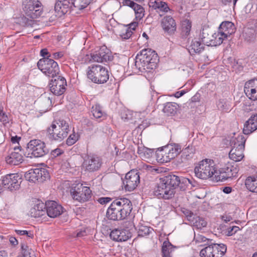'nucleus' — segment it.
<instances>
[{"instance_id":"nucleus-6","label":"nucleus","mask_w":257,"mask_h":257,"mask_svg":"<svg viewBox=\"0 0 257 257\" xmlns=\"http://www.w3.org/2000/svg\"><path fill=\"white\" fill-rule=\"evenodd\" d=\"M87 76L89 80L96 84H103L109 79L107 69L98 64H93L88 67Z\"/></svg>"},{"instance_id":"nucleus-16","label":"nucleus","mask_w":257,"mask_h":257,"mask_svg":"<svg viewBox=\"0 0 257 257\" xmlns=\"http://www.w3.org/2000/svg\"><path fill=\"white\" fill-rule=\"evenodd\" d=\"M140 183V175L136 171L132 170L128 172L122 181V184L125 190H134Z\"/></svg>"},{"instance_id":"nucleus-25","label":"nucleus","mask_w":257,"mask_h":257,"mask_svg":"<svg viewBox=\"0 0 257 257\" xmlns=\"http://www.w3.org/2000/svg\"><path fill=\"white\" fill-rule=\"evenodd\" d=\"M46 213V204L40 200L37 201L30 211L31 216L35 218L41 217Z\"/></svg>"},{"instance_id":"nucleus-12","label":"nucleus","mask_w":257,"mask_h":257,"mask_svg":"<svg viewBox=\"0 0 257 257\" xmlns=\"http://www.w3.org/2000/svg\"><path fill=\"white\" fill-rule=\"evenodd\" d=\"M71 194L74 200L80 202L87 201L91 197L90 188L83 186L82 184H77L72 187Z\"/></svg>"},{"instance_id":"nucleus-24","label":"nucleus","mask_w":257,"mask_h":257,"mask_svg":"<svg viewBox=\"0 0 257 257\" xmlns=\"http://www.w3.org/2000/svg\"><path fill=\"white\" fill-rule=\"evenodd\" d=\"M161 26L164 31L169 34L174 33L176 30L175 21L171 16L165 17L162 20Z\"/></svg>"},{"instance_id":"nucleus-13","label":"nucleus","mask_w":257,"mask_h":257,"mask_svg":"<svg viewBox=\"0 0 257 257\" xmlns=\"http://www.w3.org/2000/svg\"><path fill=\"white\" fill-rule=\"evenodd\" d=\"M21 180V176L17 173L8 174L1 178L3 187L11 191L19 189Z\"/></svg>"},{"instance_id":"nucleus-11","label":"nucleus","mask_w":257,"mask_h":257,"mask_svg":"<svg viewBox=\"0 0 257 257\" xmlns=\"http://www.w3.org/2000/svg\"><path fill=\"white\" fill-rule=\"evenodd\" d=\"M226 251V247L223 244L212 243L202 249L200 251L201 257H222Z\"/></svg>"},{"instance_id":"nucleus-53","label":"nucleus","mask_w":257,"mask_h":257,"mask_svg":"<svg viewBox=\"0 0 257 257\" xmlns=\"http://www.w3.org/2000/svg\"><path fill=\"white\" fill-rule=\"evenodd\" d=\"M64 153L63 150L59 148H57L52 150L51 152V156L52 158H56Z\"/></svg>"},{"instance_id":"nucleus-22","label":"nucleus","mask_w":257,"mask_h":257,"mask_svg":"<svg viewBox=\"0 0 257 257\" xmlns=\"http://www.w3.org/2000/svg\"><path fill=\"white\" fill-rule=\"evenodd\" d=\"M14 152H12L9 156L6 158L8 164L12 165H18L23 161V157L19 151H21V147L15 146L14 148Z\"/></svg>"},{"instance_id":"nucleus-26","label":"nucleus","mask_w":257,"mask_h":257,"mask_svg":"<svg viewBox=\"0 0 257 257\" xmlns=\"http://www.w3.org/2000/svg\"><path fill=\"white\" fill-rule=\"evenodd\" d=\"M218 30L221 35H224L228 39L231 35L235 32L234 25L231 22H223L220 25Z\"/></svg>"},{"instance_id":"nucleus-18","label":"nucleus","mask_w":257,"mask_h":257,"mask_svg":"<svg viewBox=\"0 0 257 257\" xmlns=\"http://www.w3.org/2000/svg\"><path fill=\"white\" fill-rule=\"evenodd\" d=\"M237 173V169L233 166L217 169L216 172V181L217 182L224 181L228 179L235 177Z\"/></svg>"},{"instance_id":"nucleus-45","label":"nucleus","mask_w":257,"mask_h":257,"mask_svg":"<svg viewBox=\"0 0 257 257\" xmlns=\"http://www.w3.org/2000/svg\"><path fill=\"white\" fill-rule=\"evenodd\" d=\"M153 231V229L150 227L145 225H140L139 226L138 233L139 236H145L150 234Z\"/></svg>"},{"instance_id":"nucleus-38","label":"nucleus","mask_w":257,"mask_h":257,"mask_svg":"<svg viewBox=\"0 0 257 257\" xmlns=\"http://www.w3.org/2000/svg\"><path fill=\"white\" fill-rule=\"evenodd\" d=\"M194 152V149L192 147H188L183 149L181 155L182 161L185 162L193 158Z\"/></svg>"},{"instance_id":"nucleus-9","label":"nucleus","mask_w":257,"mask_h":257,"mask_svg":"<svg viewBox=\"0 0 257 257\" xmlns=\"http://www.w3.org/2000/svg\"><path fill=\"white\" fill-rule=\"evenodd\" d=\"M22 8L25 15L30 19L39 17L43 12V6L38 0H23Z\"/></svg>"},{"instance_id":"nucleus-43","label":"nucleus","mask_w":257,"mask_h":257,"mask_svg":"<svg viewBox=\"0 0 257 257\" xmlns=\"http://www.w3.org/2000/svg\"><path fill=\"white\" fill-rule=\"evenodd\" d=\"M33 19L28 17L26 15H23L17 19L16 22L23 27H27L32 25Z\"/></svg>"},{"instance_id":"nucleus-47","label":"nucleus","mask_w":257,"mask_h":257,"mask_svg":"<svg viewBox=\"0 0 257 257\" xmlns=\"http://www.w3.org/2000/svg\"><path fill=\"white\" fill-rule=\"evenodd\" d=\"M133 9L135 12L136 18L141 19L144 17L145 11L141 6L136 3Z\"/></svg>"},{"instance_id":"nucleus-62","label":"nucleus","mask_w":257,"mask_h":257,"mask_svg":"<svg viewBox=\"0 0 257 257\" xmlns=\"http://www.w3.org/2000/svg\"><path fill=\"white\" fill-rule=\"evenodd\" d=\"M138 24L137 22H134L129 25L128 28H130L131 31H135L136 27L138 26Z\"/></svg>"},{"instance_id":"nucleus-39","label":"nucleus","mask_w":257,"mask_h":257,"mask_svg":"<svg viewBox=\"0 0 257 257\" xmlns=\"http://www.w3.org/2000/svg\"><path fill=\"white\" fill-rule=\"evenodd\" d=\"M98 55L101 59H102V63L110 61L112 60L113 57L106 48H101L99 51H98Z\"/></svg>"},{"instance_id":"nucleus-52","label":"nucleus","mask_w":257,"mask_h":257,"mask_svg":"<svg viewBox=\"0 0 257 257\" xmlns=\"http://www.w3.org/2000/svg\"><path fill=\"white\" fill-rule=\"evenodd\" d=\"M16 232L19 235H26L27 236L31 238L34 237V234L31 231H28L27 230H16Z\"/></svg>"},{"instance_id":"nucleus-17","label":"nucleus","mask_w":257,"mask_h":257,"mask_svg":"<svg viewBox=\"0 0 257 257\" xmlns=\"http://www.w3.org/2000/svg\"><path fill=\"white\" fill-rule=\"evenodd\" d=\"M102 162L101 158L95 155L88 156L83 162V167L85 170L93 172L98 171L101 167Z\"/></svg>"},{"instance_id":"nucleus-29","label":"nucleus","mask_w":257,"mask_h":257,"mask_svg":"<svg viewBox=\"0 0 257 257\" xmlns=\"http://www.w3.org/2000/svg\"><path fill=\"white\" fill-rule=\"evenodd\" d=\"M200 38L202 42L204 45L208 46H212V39H213V33L209 29H203L200 34Z\"/></svg>"},{"instance_id":"nucleus-14","label":"nucleus","mask_w":257,"mask_h":257,"mask_svg":"<svg viewBox=\"0 0 257 257\" xmlns=\"http://www.w3.org/2000/svg\"><path fill=\"white\" fill-rule=\"evenodd\" d=\"M49 177L48 171L44 168L31 169L26 172L25 178L29 182H42Z\"/></svg>"},{"instance_id":"nucleus-35","label":"nucleus","mask_w":257,"mask_h":257,"mask_svg":"<svg viewBox=\"0 0 257 257\" xmlns=\"http://www.w3.org/2000/svg\"><path fill=\"white\" fill-rule=\"evenodd\" d=\"M243 37L247 42H253L255 38V31L253 28H246L243 30Z\"/></svg>"},{"instance_id":"nucleus-2","label":"nucleus","mask_w":257,"mask_h":257,"mask_svg":"<svg viewBox=\"0 0 257 257\" xmlns=\"http://www.w3.org/2000/svg\"><path fill=\"white\" fill-rule=\"evenodd\" d=\"M180 183L177 176L169 175L160 179L159 183L155 188L154 194L159 198L169 199L174 195L175 189Z\"/></svg>"},{"instance_id":"nucleus-50","label":"nucleus","mask_w":257,"mask_h":257,"mask_svg":"<svg viewBox=\"0 0 257 257\" xmlns=\"http://www.w3.org/2000/svg\"><path fill=\"white\" fill-rule=\"evenodd\" d=\"M194 240L196 242L198 243L206 242V243H205L204 245L208 244V242L209 241L207 238L200 234H195Z\"/></svg>"},{"instance_id":"nucleus-44","label":"nucleus","mask_w":257,"mask_h":257,"mask_svg":"<svg viewBox=\"0 0 257 257\" xmlns=\"http://www.w3.org/2000/svg\"><path fill=\"white\" fill-rule=\"evenodd\" d=\"M156 157L158 162L160 163H165L170 161L162 149L156 152Z\"/></svg>"},{"instance_id":"nucleus-28","label":"nucleus","mask_w":257,"mask_h":257,"mask_svg":"<svg viewBox=\"0 0 257 257\" xmlns=\"http://www.w3.org/2000/svg\"><path fill=\"white\" fill-rule=\"evenodd\" d=\"M55 123L57 125V128L58 129L60 134L64 139L67 137L70 131L68 122L64 119H59L55 120Z\"/></svg>"},{"instance_id":"nucleus-58","label":"nucleus","mask_w":257,"mask_h":257,"mask_svg":"<svg viewBox=\"0 0 257 257\" xmlns=\"http://www.w3.org/2000/svg\"><path fill=\"white\" fill-rule=\"evenodd\" d=\"M122 4L124 6H128L132 9L135 6V5L136 4V3L131 0H123Z\"/></svg>"},{"instance_id":"nucleus-41","label":"nucleus","mask_w":257,"mask_h":257,"mask_svg":"<svg viewBox=\"0 0 257 257\" xmlns=\"http://www.w3.org/2000/svg\"><path fill=\"white\" fill-rule=\"evenodd\" d=\"M173 251V245L169 242H164L162 248L163 257H171V253Z\"/></svg>"},{"instance_id":"nucleus-5","label":"nucleus","mask_w":257,"mask_h":257,"mask_svg":"<svg viewBox=\"0 0 257 257\" xmlns=\"http://www.w3.org/2000/svg\"><path fill=\"white\" fill-rule=\"evenodd\" d=\"M92 0H57L54 9L57 16L61 17L70 11L72 6L81 10L86 7Z\"/></svg>"},{"instance_id":"nucleus-56","label":"nucleus","mask_w":257,"mask_h":257,"mask_svg":"<svg viewBox=\"0 0 257 257\" xmlns=\"http://www.w3.org/2000/svg\"><path fill=\"white\" fill-rule=\"evenodd\" d=\"M93 61L97 62L102 63V59L100 58L99 55H98V52H96L95 54H93L91 56Z\"/></svg>"},{"instance_id":"nucleus-1","label":"nucleus","mask_w":257,"mask_h":257,"mask_svg":"<svg viewBox=\"0 0 257 257\" xmlns=\"http://www.w3.org/2000/svg\"><path fill=\"white\" fill-rule=\"evenodd\" d=\"M131 201L125 198L114 200L107 209L106 217L110 220H120L125 218L132 210Z\"/></svg>"},{"instance_id":"nucleus-30","label":"nucleus","mask_w":257,"mask_h":257,"mask_svg":"<svg viewBox=\"0 0 257 257\" xmlns=\"http://www.w3.org/2000/svg\"><path fill=\"white\" fill-rule=\"evenodd\" d=\"M216 105L218 109L222 111H228L231 106V102L230 99L226 98H220L216 102Z\"/></svg>"},{"instance_id":"nucleus-46","label":"nucleus","mask_w":257,"mask_h":257,"mask_svg":"<svg viewBox=\"0 0 257 257\" xmlns=\"http://www.w3.org/2000/svg\"><path fill=\"white\" fill-rule=\"evenodd\" d=\"M191 28V23L189 20H185L182 24V34L184 36H187Z\"/></svg>"},{"instance_id":"nucleus-4","label":"nucleus","mask_w":257,"mask_h":257,"mask_svg":"<svg viewBox=\"0 0 257 257\" xmlns=\"http://www.w3.org/2000/svg\"><path fill=\"white\" fill-rule=\"evenodd\" d=\"M217 169L212 160L205 159L196 164L194 168V173L195 176L199 179H207L213 177L216 180Z\"/></svg>"},{"instance_id":"nucleus-31","label":"nucleus","mask_w":257,"mask_h":257,"mask_svg":"<svg viewBox=\"0 0 257 257\" xmlns=\"http://www.w3.org/2000/svg\"><path fill=\"white\" fill-rule=\"evenodd\" d=\"M188 220L194 226L198 229L204 227L207 225L206 221L203 218L195 215L190 216Z\"/></svg>"},{"instance_id":"nucleus-37","label":"nucleus","mask_w":257,"mask_h":257,"mask_svg":"<svg viewBox=\"0 0 257 257\" xmlns=\"http://www.w3.org/2000/svg\"><path fill=\"white\" fill-rule=\"evenodd\" d=\"M176 104L172 102H167L164 106L163 112L167 115H174L177 112Z\"/></svg>"},{"instance_id":"nucleus-42","label":"nucleus","mask_w":257,"mask_h":257,"mask_svg":"<svg viewBox=\"0 0 257 257\" xmlns=\"http://www.w3.org/2000/svg\"><path fill=\"white\" fill-rule=\"evenodd\" d=\"M213 39H212V46H218L221 44L223 41L227 38L223 35H221L218 30L217 33L213 34Z\"/></svg>"},{"instance_id":"nucleus-36","label":"nucleus","mask_w":257,"mask_h":257,"mask_svg":"<svg viewBox=\"0 0 257 257\" xmlns=\"http://www.w3.org/2000/svg\"><path fill=\"white\" fill-rule=\"evenodd\" d=\"M203 44L196 39L193 40L189 46L190 53H199L203 50Z\"/></svg>"},{"instance_id":"nucleus-3","label":"nucleus","mask_w":257,"mask_h":257,"mask_svg":"<svg viewBox=\"0 0 257 257\" xmlns=\"http://www.w3.org/2000/svg\"><path fill=\"white\" fill-rule=\"evenodd\" d=\"M159 61L157 54L151 49H144L136 57L135 67L140 72L153 69Z\"/></svg>"},{"instance_id":"nucleus-54","label":"nucleus","mask_w":257,"mask_h":257,"mask_svg":"<svg viewBox=\"0 0 257 257\" xmlns=\"http://www.w3.org/2000/svg\"><path fill=\"white\" fill-rule=\"evenodd\" d=\"M238 230L239 228L236 226H232L228 228L227 235L228 236L232 235L235 234Z\"/></svg>"},{"instance_id":"nucleus-32","label":"nucleus","mask_w":257,"mask_h":257,"mask_svg":"<svg viewBox=\"0 0 257 257\" xmlns=\"http://www.w3.org/2000/svg\"><path fill=\"white\" fill-rule=\"evenodd\" d=\"M138 153L143 160H148L153 157L154 151L153 150L145 147H139Z\"/></svg>"},{"instance_id":"nucleus-63","label":"nucleus","mask_w":257,"mask_h":257,"mask_svg":"<svg viewBox=\"0 0 257 257\" xmlns=\"http://www.w3.org/2000/svg\"><path fill=\"white\" fill-rule=\"evenodd\" d=\"M21 138L17 136L12 137L11 138V142L13 144H19V142Z\"/></svg>"},{"instance_id":"nucleus-60","label":"nucleus","mask_w":257,"mask_h":257,"mask_svg":"<svg viewBox=\"0 0 257 257\" xmlns=\"http://www.w3.org/2000/svg\"><path fill=\"white\" fill-rule=\"evenodd\" d=\"M222 220L225 223H227L233 220L232 217L228 214H224L221 216Z\"/></svg>"},{"instance_id":"nucleus-59","label":"nucleus","mask_w":257,"mask_h":257,"mask_svg":"<svg viewBox=\"0 0 257 257\" xmlns=\"http://www.w3.org/2000/svg\"><path fill=\"white\" fill-rule=\"evenodd\" d=\"M76 237H81L86 235V232L84 229H81L80 230H77L75 233Z\"/></svg>"},{"instance_id":"nucleus-7","label":"nucleus","mask_w":257,"mask_h":257,"mask_svg":"<svg viewBox=\"0 0 257 257\" xmlns=\"http://www.w3.org/2000/svg\"><path fill=\"white\" fill-rule=\"evenodd\" d=\"M245 141L242 135H238L237 137L231 139L230 145L232 149L229 153L230 159L235 162H239L242 159Z\"/></svg>"},{"instance_id":"nucleus-40","label":"nucleus","mask_w":257,"mask_h":257,"mask_svg":"<svg viewBox=\"0 0 257 257\" xmlns=\"http://www.w3.org/2000/svg\"><path fill=\"white\" fill-rule=\"evenodd\" d=\"M168 150L169 151L170 156L172 159L175 158L181 152V146L176 144H169L166 146Z\"/></svg>"},{"instance_id":"nucleus-19","label":"nucleus","mask_w":257,"mask_h":257,"mask_svg":"<svg viewBox=\"0 0 257 257\" xmlns=\"http://www.w3.org/2000/svg\"><path fill=\"white\" fill-rule=\"evenodd\" d=\"M46 213L50 217L55 218L61 215L63 212L62 206L54 201L46 202Z\"/></svg>"},{"instance_id":"nucleus-55","label":"nucleus","mask_w":257,"mask_h":257,"mask_svg":"<svg viewBox=\"0 0 257 257\" xmlns=\"http://www.w3.org/2000/svg\"><path fill=\"white\" fill-rule=\"evenodd\" d=\"M0 121L4 123H6L9 122L7 115L3 111H0Z\"/></svg>"},{"instance_id":"nucleus-27","label":"nucleus","mask_w":257,"mask_h":257,"mask_svg":"<svg viewBox=\"0 0 257 257\" xmlns=\"http://www.w3.org/2000/svg\"><path fill=\"white\" fill-rule=\"evenodd\" d=\"M257 130V114L252 115L244 125L243 132L249 135Z\"/></svg>"},{"instance_id":"nucleus-34","label":"nucleus","mask_w":257,"mask_h":257,"mask_svg":"<svg viewBox=\"0 0 257 257\" xmlns=\"http://www.w3.org/2000/svg\"><path fill=\"white\" fill-rule=\"evenodd\" d=\"M149 5L150 7H152L154 9H159L162 12H168L170 10L166 3L159 0L151 1Z\"/></svg>"},{"instance_id":"nucleus-15","label":"nucleus","mask_w":257,"mask_h":257,"mask_svg":"<svg viewBox=\"0 0 257 257\" xmlns=\"http://www.w3.org/2000/svg\"><path fill=\"white\" fill-rule=\"evenodd\" d=\"M52 79L49 83L50 91L54 95L59 96L63 94L66 91L67 82L65 78L61 76L56 77Z\"/></svg>"},{"instance_id":"nucleus-33","label":"nucleus","mask_w":257,"mask_h":257,"mask_svg":"<svg viewBox=\"0 0 257 257\" xmlns=\"http://www.w3.org/2000/svg\"><path fill=\"white\" fill-rule=\"evenodd\" d=\"M245 185L248 190L257 193V176L248 177L245 180Z\"/></svg>"},{"instance_id":"nucleus-61","label":"nucleus","mask_w":257,"mask_h":257,"mask_svg":"<svg viewBox=\"0 0 257 257\" xmlns=\"http://www.w3.org/2000/svg\"><path fill=\"white\" fill-rule=\"evenodd\" d=\"M41 55L44 58H49L50 55H49V52L47 49H43L41 50Z\"/></svg>"},{"instance_id":"nucleus-51","label":"nucleus","mask_w":257,"mask_h":257,"mask_svg":"<svg viewBox=\"0 0 257 257\" xmlns=\"http://www.w3.org/2000/svg\"><path fill=\"white\" fill-rule=\"evenodd\" d=\"M78 140V136L75 133L71 134L66 140V144L68 146H72Z\"/></svg>"},{"instance_id":"nucleus-23","label":"nucleus","mask_w":257,"mask_h":257,"mask_svg":"<svg viewBox=\"0 0 257 257\" xmlns=\"http://www.w3.org/2000/svg\"><path fill=\"white\" fill-rule=\"evenodd\" d=\"M47 138L51 142H60L64 139L57 128L55 120L47 128Z\"/></svg>"},{"instance_id":"nucleus-10","label":"nucleus","mask_w":257,"mask_h":257,"mask_svg":"<svg viewBox=\"0 0 257 257\" xmlns=\"http://www.w3.org/2000/svg\"><path fill=\"white\" fill-rule=\"evenodd\" d=\"M27 150L29 154L36 158L43 157L49 153L45 143L38 139L31 140L27 144Z\"/></svg>"},{"instance_id":"nucleus-57","label":"nucleus","mask_w":257,"mask_h":257,"mask_svg":"<svg viewBox=\"0 0 257 257\" xmlns=\"http://www.w3.org/2000/svg\"><path fill=\"white\" fill-rule=\"evenodd\" d=\"M111 200V198L109 197H101L97 200L98 202L101 204H105L109 202Z\"/></svg>"},{"instance_id":"nucleus-49","label":"nucleus","mask_w":257,"mask_h":257,"mask_svg":"<svg viewBox=\"0 0 257 257\" xmlns=\"http://www.w3.org/2000/svg\"><path fill=\"white\" fill-rule=\"evenodd\" d=\"M133 34V32L131 31L130 28L125 27L123 28L120 32L119 36L122 39H128Z\"/></svg>"},{"instance_id":"nucleus-8","label":"nucleus","mask_w":257,"mask_h":257,"mask_svg":"<svg viewBox=\"0 0 257 257\" xmlns=\"http://www.w3.org/2000/svg\"><path fill=\"white\" fill-rule=\"evenodd\" d=\"M37 66L44 74L49 77H57L60 72L57 63L49 58L40 59L37 63Z\"/></svg>"},{"instance_id":"nucleus-48","label":"nucleus","mask_w":257,"mask_h":257,"mask_svg":"<svg viewBox=\"0 0 257 257\" xmlns=\"http://www.w3.org/2000/svg\"><path fill=\"white\" fill-rule=\"evenodd\" d=\"M91 112L94 117L96 119L101 118L103 114L100 106L97 104L92 106Z\"/></svg>"},{"instance_id":"nucleus-20","label":"nucleus","mask_w":257,"mask_h":257,"mask_svg":"<svg viewBox=\"0 0 257 257\" xmlns=\"http://www.w3.org/2000/svg\"><path fill=\"white\" fill-rule=\"evenodd\" d=\"M244 91L252 100H257V79L250 80L245 83Z\"/></svg>"},{"instance_id":"nucleus-64","label":"nucleus","mask_w":257,"mask_h":257,"mask_svg":"<svg viewBox=\"0 0 257 257\" xmlns=\"http://www.w3.org/2000/svg\"><path fill=\"white\" fill-rule=\"evenodd\" d=\"M162 150L164 151L166 155L168 156V158L169 159L170 161L172 159V157L170 156V154L169 153V151L168 150V149L167 148L166 146L163 147L162 148Z\"/></svg>"},{"instance_id":"nucleus-21","label":"nucleus","mask_w":257,"mask_h":257,"mask_svg":"<svg viewBox=\"0 0 257 257\" xmlns=\"http://www.w3.org/2000/svg\"><path fill=\"white\" fill-rule=\"evenodd\" d=\"M132 233L128 229H115L110 233V238L117 241H125L131 238Z\"/></svg>"}]
</instances>
